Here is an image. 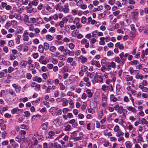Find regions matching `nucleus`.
<instances>
[{
  "mask_svg": "<svg viewBox=\"0 0 148 148\" xmlns=\"http://www.w3.org/2000/svg\"><path fill=\"white\" fill-rule=\"evenodd\" d=\"M114 108L115 110L117 111L119 114H121L122 113L123 119L126 118L127 111L126 109H124L122 106H119L118 103H116L115 104Z\"/></svg>",
  "mask_w": 148,
  "mask_h": 148,
  "instance_id": "f257e3e1",
  "label": "nucleus"
},
{
  "mask_svg": "<svg viewBox=\"0 0 148 148\" xmlns=\"http://www.w3.org/2000/svg\"><path fill=\"white\" fill-rule=\"evenodd\" d=\"M69 5L68 3H65L64 6L62 5L60 6L59 10L60 12H62L65 14L68 13L69 12Z\"/></svg>",
  "mask_w": 148,
  "mask_h": 148,
  "instance_id": "f03ea898",
  "label": "nucleus"
},
{
  "mask_svg": "<svg viewBox=\"0 0 148 148\" xmlns=\"http://www.w3.org/2000/svg\"><path fill=\"white\" fill-rule=\"evenodd\" d=\"M52 9L51 7L48 4H46V6H44L42 10L41 11V13L43 15L48 14L51 11Z\"/></svg>",
  "mask_w": 148,
  "mask_h": 148,
  "instance_id": "7ed1b4c3",
  "label": "nucleus"
},
{
  "mask_svg": "<svg viewBox=\"0 0 148 148\" xmlns=\"http://www.w3.org/2000/svg\"><path fill=\"white\" fill-rule=\"evenodd\" d=\"M138 9H134L131 13V15L133 20L135 21L138 19Z\"/></svg>",
  "mask_w": 148,
  "mask_h": 148,
  "instance_id": "20e7f679",
  "label": "nucleus"
},
{
  "mask_svg": "<svg viewBox=\"0 0 148 148\" xmlns=\"http://www.w3.org/2000/svg\"><path fill=\"white\" fill-rule=\"evenodd\" d=\"M103 81V79L101 76L95 75L94 77V79L92 80V83L93 84H95L98 81L100 82H102Z\"/></svg>",
  "mask_w": 148,
  "mask_h": 148,
  "instance_id": "39448f33",
  "label": "nucleus"
},
{
  "mask_svg": "<svg viewBox=\"0 0 148 148\" xmlns=\"http://www.w3.org/2000/svg\"><path fill=\"white\" fill-rule=\"evenodd\" d=\"M36 19L34 18H31L29 21H27L25 22V24L28 26L33 25L34 23L36 22Z\"/></svg>",
  "mask_w": 148,
  "mask_h": 148,
  "instance_id": "423d86ee",
  "label": "nucleus"
},
{
  "mask_svg": "<svg viewBox=\"0 0 148 148\" xmlns=\"http://www.w3.org/2000/svg\"><path fill=\"white\" fill-rule=\"evenodd\" d=\"M105 66L108 67L107 69L108 71L111 69V67L113 69H114L116 67L115 64L113 61H112L111 62H107Z\"/></svg>",
  "mask_w": 148,
  "mask_h": 148,
  "instance_id": "0eeeda50",
  "label": "nucleus"
},
{
  "mask_svg": "<svg viewBox=\"0 0 148 148\" xmlns=\"http://www.w3.org/2000/svg\"><path fill=\"white\" fill-rule=\"evenodd\" d=\"M12 86L14 88L15 92L16 93H19L20 92L21 90V86L16 84H12Z\"/></svg>",
  "mask_w": 148,
  "mask_h": 148,
  "instance_id": "6e6552de",
  "label": "nucleus"
},
{
  "mask_svg": "<svg viewBox=\"0 0 148 148\" xmlns=\"http://www.w3.org/2000/svg\"><path fill=\"white\" fill-rule=\"evenodd\" d=\"M23 112L22 109H19L18 107H16L12 109L11 110V113L12 114H19L22 113Z\"/></svg>",
  "mask_w": 148,
  "mask_h": 148,
  "instance_id": "1a4fd4ad",
  "label": "nucleus"
},
{
  "mask_svg": "<svg viewBox=\"0 0 148 148\" xmlns=\"http://www.w3.org/2000/svg\"><path fill=\"white\" fill-rule=\"evenodd\" d=\"M82 132H77L75 131L71 134V138L74 141V139L78 135H81Z\"/></svg>",
  "mask_w": 148,
  "mask_h": 148,
  "instance_id": "9d476101",
  "label": "nucleus"
},
{
  "mask_svg": "<svg viewBox=\"0 0 148 148\" xmlns=\"http://www.w3.org/2000/svg\"><path fill=\"white\" fill-rule=\"evenodd\" d=\"M64 130L66 132H69L71 130L72 127L71 125L69 124L68 123H65L63 125Z\"/></svg>",
  "mask_w": 148,
  "mask_h": 148,
  "instance_id": "9b49d317",
  "label": "nucleus"
},
{
  "mask_svg": "<svg viewBox=\"0 0 148 148\" xmlns=\"http://www.w3.org/2000/svg\"><path fill=\"white\" fill-rule=\"evenodd\" d=\"M31 86L32 87H36L34 89L36 91H39L40 89V86L35 82H32L31 83Z\"/></svg>",
  "mask_w": 148,
  "mask_h": 148,
  "instance_id": "f8f14e48",
  "label": "nucleus"
},
{
  "mask_svg": "<svg viewBox=\"0 0 148 148\" xmlns=\"http://www.w3.org/2000/svg\"><path fill=\"white\" fill-rule=\"evenodd\" d=\"M28 32L25 31L23 33L22 36L23 37V41H27L29 39V38L28 36Z\"/></svg>",
  "mask_w": 148,
  "mask_h": 148,
  "instance_id": "ddd939ff",
  "label": "nucleus"
},
{
  "mask_svg": "<svg viewBox=\"0 0 148 148\" xmlns=\"http://www.w3.org/2000/svg\"><path fill=\"white\" fill-rule=\"evenodd\" d=\"M125 107L129 111H131L134 114L137 112V110L132 106H127Z\"/></svg>",
  "mask_w": 148,
  "mask_h": 148,
  "instance_id": "4468645a",
  "label": "nucleus"
},
{
  "mask_svg": "<svg viewBox=\"0 0 148 148\" xmlns=\"http://www.w3.org/2000/svg\"><path fill=\"white\" fill-rule=\"evenodd\" d=\"M0 64L1 65H3L6 66H8L11 65V63L9 61H6L4 59H3L1 62H0Z\"/></svg>",
  "mask_w": 148,
  "mask_h": 148,
  "instance_id": "2eb2a0df",
  "label": "nucleus"
},
{
  "mask_svg": "<svg viewBox=\"0 0 148 148\" xmlns=\"http://www.w3.org/2000/svg\"><path fill=\"white\" fill-rule=\"evenodd\" d=\"M38 1L37 0H33L29 2L28 5L29 7H32V5L36 6L38 5Z\"/></svg>",
  "mask_w": 148,
  "mask_h": 148,
  "instance_id": "dca6fc26",
  "label": "nucleus"
},
{
  "mask_svg": "<svg viewBox=\"0 0 148 148\" xmlns=\"http://www.w3.org/2000/svg\"><path fill=\"white\" fill-rule=\"evenodd\" d=\"M85 92L87 94V96H88V98H90L92 97L93 94L91 92L90 90L88 89H86Z\"/></svg>",
  "mask_w": 148,
  "mask_h": 148,
  "instance_id": "f3484780",
  "label": "nucleus"
},
{
  "mask_svg": "<svg viewBox=\"0 0 148 148\" xmlns=\"http://www.w3.org/2000/svg\"><path fill=\"white\" fill-rule=\"evenodd\" d=\"M120 58L121 60V64L123 65L125 62L126 61L125 58V59L123 56V52H122L119 55Z\"/></svg>",
  "mask_w": 148,
  "mask_h": 148,
  "instance_id": "a211bd4d",
  "label": "nucleus"
},
{
  "mask_svg": "<svg viewBox=\"0 0 148 148\" xmlns=\"http://www.w3.org/2000/svg\"><path fill=\"white\" fill-rule=\"evenodd\" d=\"M78 59L79 60H81L82 63H84L87 60V59L84 56L82 55L80 56L78 58Z\"/></svg>",
  "mask_w": 148,
  "mask_h": 148,
  "instance_id": "6ab92c4d",
  "label": "nucleus"
},
{
  "mask_svg": "<svg viewBox=\"0 0 148 148\" xmlns=\"http://www.w3.org/2000/svg\"><path fill=\"white\" fill-rule=\"evenodd\" d=\"M91 64L92 65H95L97 67H100L101 66L99 62L98 61L93 60L91 62Z\"/></svg>",
  "mask_w": 148,
  "mask_h": 148,
  "instance_id": "aec40b11",
  "label": "nucleus"
},
{
  "mask_svg": "<svg viewBox=\"0 0 148 148\" xmlns=\"http://www.w3.org/2000/svg\"><path fill=\"white\" fill-rule=\"evenodd\" d=\"M61 101L62 102V105L63 106H67L68 105V101L65 98H62L61 99Z\"/></svg>",
  "mask_w": 148,
  "mask_h": 148,
  "instance_id": "412c9836",
  "label": "nucleus"
},
{
  "mask_svg": "<svg viewBox=\"0 0 148 148\" xmlns=\"http://www.w3.org/2000/svg\"><path fill=\"white\" fill-rule=\"evenodd\" d=\"M103 115V110L102 109H100L98 111V118L99 120H100Z\"/></svg>",
  "mask_w": 148,
  "mask_h": 148,
  "instance_id": "4be33fe9",
  "label": "nucleus"
},
{
  "mask_svg": "<svg viewBox=\"0 0 148 148\" xmlns=\"http://www.w3.org/2000/svg\"><path fill=\"white\" fill-rule=\"evenodd\" d=\"M19 64L25 68L27 65V62L23 60H22L19 62Z\"/></svg>",
  "mask_w": 148,
  "mask_h": 148,
  "instance_id": "5701e85b",
  "label": "nucleus"
},
{
  "mask_svg": "<svg viewBox=\"0 0 148 148\" xmlns=\"http://www.w3.org/2000/svg\"><path fill=\"white\" fill-rule=\"evenodd\" d=\"M110 100L111 101L114 102H116L118 100V99L115 97V96L113 94H111L110 96Z\"/></svg>",
  "mask_w": 148,
  "mask_h": 148,
  "instance_id": "b1692460",
  "label": "nucleus"
},
{
  "mask_svg": "<svg viewBox=\"0 0 148 148\" xmlns=\"http://www.w3.org/2000/svg\"><path fill=\"white\" fill-rule=\"evenodd\" d=\"M33 80L34 81L37 82L38 83H40L42 81V78L38 76H36L33 78Z\"/></svg>",
  "mask_w": 148,
  "mask_h": 148,
  "instance_id": "393cba45",
  "label": "nucleus"
},
{
  "mask_svg": "<svg viewBox=\"0 0 148 148\" xmlns=\"http://www.w3.org/2000/svg\"><path fill=\"white\" fill-rule=\"evenodd\" d=\"M109 86L104 84L102 85L101 89L103 91L106 93L108 92Z\"/></svg>",
  "mask_w": 148,
  "mask_h": 148,
  "instance_id": "a878e982",
  "label": "nucleus"
},
{
  "mask_svg": "<svg viewBox=\"0 0 148 148\" xmlns=\"http://www.w3.org/2000/svg\"><path fill=\"white\" fill-rule=\"evenodd\" d=\"M8 92L9 94L13 97L16 96V92L12 89H9L8 91Z\"/></svg>",
  "mask_w": 148,
  "mask_h": 148,
  "instance_id": "bb28decb",
  "label": "nucleus"
},
{
  "mask_svg": "<svg viewBox=\"0 0 148 148\" xmlns=\"http://www.w3.org/2000/svg\"><path fill=\"white\" fill-rule=\"evenodd\" d=\"M48 125V122H45L41 125L42 129L43 130H46L47 128Z\"/></svg>",
  "mask_w": 148,
  "mask_h": 148,
  "instance_id": "cd10ccee",
  "label": "nucleus"
},
{
  "mask_svg": "<svg viewBox=\"0 0 148 148\" xmlns=\"http://www.w3.org/2000/svg\"><path fill=\"white\" fill-rule=\"evenodd\" d=\"M115 46L116 47H118L120 49H123L124 46L123 44H121L120 42H118L115 44Z\"/></svg>",
  "mask_w": 148,
  "mask_h": 148,
  "instance_id": "c85d7f7f",
  "label": "nucleus"
},
{
  "mask_svg": "<svg viewBox=\"0 0 148 148\" xmlns=\"http://www.w3.org/2000/svg\"><path fill=\"white\" fill-rule=\"evenodd\" d=\"M55 135V133L52 131H49L48 132V137L49 138L52 139L53 138V136Z\"/></svg>",
  "mask_w": 148,
  "mask_h": 148,
  "instance_id": "c756f323",
  "label": "nucleus"
},
{
  "mask_svg": "<svg viewBox=\"0 0 148 148\" xmlns=\"http://www.w3.org/2000/svg\"><path fill=\"white\" fill-rule=\"evenodd\" d=\"M125 79L126 81H132L133 79V77L131 75H127L125 76Z\"/></svg>",
  "mask_w": 148,
  "mask_h": 148,
  "instance_id": "7c9ffc66",
  "label": "nucleus"
},
{
  "mask_svg": "<svg viewBox=\"0 0 148 148\" xmlns=\"http://www.w3.org/2000/svg\"><path fill=\"white\" fill-rule=\"evenodd\" d=\"M59 89L60 90H66V88L62 83H60L59 84Z\"/></svg>",
  "mask_w": 148,
  "mask_h": 148,
  "instance_id": "2f4dec72",
  "label": "nucleus"
},
{
  "mask_svg": "<svg viewBox=\"0 0 148 148\" xmlns=\"http://www.w3.org/2000/svg\"><path fill=\"white\" fill-rule=\"evenodd\" d=\"M125 145L126 148H131L132 146V143L129 141H127L125 143Z\"/></svg>",
  "mask_w": 148,
  "mask_h": 148,
  "instance_id": "473e14b6",
  "label": "nucleus"
},
{
  "mask_svg": "<svg viewBox=\"0 0 148 148\" xmlns=\"http://www.w3.org/2000/svg\"><path fill=\"white\" fill-rule=\"evenodd\" d=\"M129 64L132 65H137L139 64L138 61L137 60H134L131 61L129 62Z\"/></svg>",
  "mask_w": 148,
  "mask_h": 148,
  "instance_id": "72a5a7b5",
  "label": "nucleus"
},
{
  "mask_svg": "<svg viewBox=\"0 0 148 148\" xmlns=\"http://www.w3.org/2000/svg\"><path fill=\"white\" fill-rule=\"evenodd\" d=\"M69 107L71 108H73L74 106L73 101L70 98H69Z\"/></svg>",
  "mask_w": 148,
  "mask_h": 148,
  "instance_id": "f704fd0d",
  "label": "nucleus"
},
{
  "mask_svg": "<svg viewBox=\"0 0 148 148\" xmlns=\"http://www.w3.org/2000/svg\"><path fill=\"white\" fill-rule=\"evenodd\" d=\"M21 36L19 35H18L16 36L15 38V41L16 44H19L20 42V39Z\"/></svg>",
  "mask_w": 148,
  "mask_h": 148,
  "instance_id": "c9c22d12",
  "label": "nucleus"
},
{
  "mask_svg": "<svg viewBox=\"0 0 148 148\" xmlns=\"http://www.w3.org/2000/svg\"><path fill=\"white\" fill-rule=\"evenodd\" d=\"M103 8V7L102 5H100L97 6V8H94V9L93 10V11L94 12H95L97 11H101Z\"/></svg>",
  "mask_w": 148,
  "mask_h": 148,
  "instance_id": "e433bc0d",
  "label": "nucleus"
},
{
  "mask_svg": "<svg viewBox=\"0 0 148 148\" xmlns=\"http://www.w3.org/2000/svg\"><path fill=\"white\" fill-rule=\"evenodd\" d=\"M67 17L68 18V21L70 23H71L73 22V18L72 16L70 15H68Z\"/></svg>",
  "mask_w": 148,
  "mask_h": 148,
  "instance_id": "4c0bfd02",
  "label": "nucleus"
},
{
  "mask_svg": "<svg viewBox=\"0 0 148 148\" xmlns=\"http://www.w3.org/2000/svg\"><path fill=\"white\" fill-rule=\"evenodd\" d=\"M86 74L87 77H88L90 78H92L94 76V73H90L87 71Z\"/></svg>",
  "mask_w": 148,
  "mask_h": 148,
  "instance_id": "58836bf2",
  "label": "nucleus"
},
{
  "mask_svg": "<svg viewBox=\"0 0 148 148\" xmlns=\"http://www.w3.org/2000/svg\"><path fill=\"white\" fill-rule=\"evenodd\" d=\"M54 80L53 79L49 78L46 81V83L47 85H51L53 84Z\"/></svg>",
  "mask_w": 148,
  "mask_h": 148,
  "instance_id": "ea45409f",
  "label": "nucleus"
},
{
  "mask_svg": "<svg viewBox=\"0 0 148 148\" xmlns=\"http://www.w3.org/2000/svg\"><path fill=\"white\" fill-rule=\"evenodd\" d=\"M38 50L39 52L40 53H42L44 51V48L43 45H39L38 47Z\"/></svg>",
  "mask_w": 148,
  "mask_h": 148,
  "instance_id": "a19ab883",
  "label": "nucleus"
},
{
  "mask_svg": "<svg viewBox=\"0 0 148 148\" xmlns=\"http://www.w3.org/2000/svg\"><path fill=\"white\" fill-rule=\"evenodd\" d=\"M136 79H140V80H143L144 78V76L142 74H136L135 77Z\"/></svg>",
  "mask_w": 148,
  "mask_h": 148,
  "instance_id": "79ce46f5",
  "label": "nucleus"
},
{
  "mask_svg": "<svg viewBox=\"0 0 148 148\" xmlns=\"http://www.w3.org/2000/svg\"><path fill=\"white\" fill-rule=\"evenodd\" d=\"M115 61L117 63H119L120 66H123V65L121 64V60L120 57L119 56H117L115 58Z\"/></svg>",
  "mask_w": 148,
  "mask_h": 148,
  "instance_id": "37998d69",
  "label": "nucleus"
},
{
  "mask_svg": "<svg viewBox=\"0 0 148 148\" xmlns=\"http://www.w3.org/2000/svg\"><path fill=\"white\" fill-rule=\"evenodd\" d=\"M49 112L53 116L55 115L56 114V110L54 108H50L49 110Z\"/></svg>",
  "mask_w": 148,
  "mask_h": 148,
  "instance_id": "c03bdc74",
  "label": "nucleus"
},
{
  "mask_svg": "<svg viewBox=\"0 0 148 148\" xmlns=\"http://www.w3.org/2000/svg\"><path fill=\"white\" fill-rule=\"evenodd\" d=\"M43 47L45 50L46 51L48 49L49 47V44L46 42H45L43 44Z\"/></svg>",
  "mask_w": 148,
  "mask_h": 148,
  "instance_id": "a18cd8bd",
  "label": "nucleus"
},
{
  "mask_svg": "<svg viewBox=\"0 0 148 148\" xmlns=\"http://www.w3.org/2000/svg\"><path fill=\"white\" fill-rule=\"evenodd\" d=\"M83 133L81 135H78L76 138L74 139V141H77L80 140H81L82 139V138L83 136Z\"/></svg>",
  "mask_w": 148,
  "mask_h": 148,
  "instance_id": "49530a36",
  "label": "nucleus"
},
{
  "mask_svg": "<svg viewBox=\"0 0 148 148\" xmlns=\"http://www.w3.org/2000/svg\"><path fill=\"white\" fill-rule=\"evenodd\" d=\"M6 19V16L3 15L1 16L0 15V20L1 22H3Z\"/></svg>",
  "mask_w": 148,
  "mask_h": 148,
  "instance_id": "de8ad7c7",
  "label": "nucleus"
},
{
  "mask_svg": "<svg viewBox=\"0 0 148 148\" xmlns=\"http://www.w3.org/2000/svg\"><path fill=\"white\" fill-rule=\"evenodd\" d=\"M79 21L80 19L78 17H76L73 19V23L74 24H77L79 23Z\"/></svg>",
  "mask_w": 148,
  "mask_h": 148,
  "instance_id": "09e8293b",
  "label": "nucleus"
},
{
  "mask_svg": "<svg viewBox=\"0 0 148 148\" xmlns=\"http://www.w3.org/2000/svg\"><path fill=\"white\" fill-rule=\"evenodd\" d=\"M139 72L140 71L138 70H134L130 73L131 75H136V74H139Z\"/></svg>",
  "mask_w": 148,
  "mask_h": 148,
  "instance_id": "8fccbe9b",
  "label": "nucleus"
},
{
  "mask_svg": "<svg viewBox=\"0 0 148 148\" xmlns=\"http://www.w3.org/2000/svg\"><path fill=\"white\" fill-rule=\"evenodd\" d=\"M8 46L10 47H12L14 46V43L13 40H11L8 41Z\"/></svg>",
  "mask_w": 148,
  "mask_h": 148,
  "instance_id": "3c124183",
  "label": "nucleus"
},
{
  "mask_svg": "<svg viewBox=\"0 0 148 148\" xmlns=\"http://www.w3.org/2000/svg\"><path fill=\"white\" fill-rule=\"evenodd\" d=\"M88 69L87 66L85 65H83L81 67V70L84 72L87 70Z\"/></svg>",
  "mask_w": 148,
  "mask_h": 148,
  "instance_id": "603ef678",
  "label": "nucleus"
},
{
  "mask_svg": "<svg viewBox=\"0 0 148 148\" xmlns=\"http://www.w3.org/2000/svg\"><path fill=\"white\" fill-rule=\"evenodd\" d=\"M59 59L63 61H65L66 60V58L64 55H60L58 57Z\"/></svg>",
  "mask_w": 148,
  "mask_h": 148,
  "instance_id": "864d4df0",
  "label": "nucleus"
},
{
  "mask_svg": "<svg viewBox=\"0 0 148 148\" xmlns=\"http://www.w3.org/2000/svg\"><path fill=\"white\" fill-rule=\"evenodd\" d=\"M136 129L135 128L133 129V130H132V131L131 132V136L132 137H133L134 136H135L136 135Z\"/></svg>",
  "mask_w": 148,
  "mask_h": 148,
  "instance_id": "5fc2aeb1",
  "label": "nucleus"
},
{
  "mask_svg": "<svg viewBox=\"0 0 148 148\" xmlns=\"http://www.w3.org/2000/svg\"><path fill=\"white\" fill-rule=\"evenodd\" d=\"M46 37L47 39L49 41H51L53 38V36L49 34L47 35Z\"/></svg>",
  "mask_w": 148,
  "mask_h": 148,
  "instance_id": "6e6d98bb",
  "label": "nucleus"
},
{
  "mask_svg": "<svg viewBox=\"0 0 148 148\" xmlns=\"http://www.w3.org/2000/svg\"><path fill=\"white\" fill-rule=\"evenodd\" d=\"M14 70V69L12 66H10L8 69V73H10Z\"/></svg>",
  "mask_w": 148,
  "mask_h": 148,
  "instance_id": "4d7b16f0",
  "label": "nucleus"
},
{
  "mask_svg": "<svg viewBox=\"0 0 148 148\" xmlns=\"http://www.w3.org/2000/svg\"><path fill=\"white\" fill-rule=\"evenodd\" d=\"M52 89L51 86H47L46 88L45 89L47 93H49L50 92V90Z\"/></svg>",
  "mask_w": 148,
  "mask_h": 148,
  "instance_id": "13d9d810",
  "label": "nucleus"
},
{
  "mask_svg": "<svg viewBox=\"0 0 148 148\" xmlns=\"http://www.w3.org/2000/svg\"><path fill=\"white\" fill-rule=\"evenodd\" d=\"M124 134V133L121 130H120L117 132L116 134V136L117 137H119L120 136H123Z\"/></svg>",
  "mask_w": 148,
  "mask_h": 148,
  "instance_id": "bf43d9fd",
  "label": "nucleus"
},
{
  "mask_svg": "<svg viewBox=\"0 0 148 148\" xmlns=\"http://www.w3.org/2000/svg\"><path fill=\"white\" fill-rule=\"evenodd\" d=\"M40 101V99L39 98H38L35 101H33L32 103L33 105H35V103H39Z\"/></svg>",
  "mask_w": 148,
  "mask_h": 148,
  "instance_id": "052dcab7",
  "label": "nucleus"
},
{
  "mask_svg": "<svg viewBox=\"0 0 148 148\" xmlns=\"http://www.w3.org/2000/svg\"><path fill=\"white\" fill-rule=\"evenodd\" d=\"M86 18L84 16L82 17L81 21V22L83 24H85L86 23Z\"/></svg>",
  "mask_w": 148,
  "mask_h": 148,
  "instance_id": "680f3d73",
  "label": "nucleus"
},
{
  "mask_svg": "<svg viewBox=\"0 0 148 148\" xmlns=\"http://www.w3.org/2000/svg\"><path fill=\"white\" fill-rule=\"evenodd\" d=\"M7 3L5 2H1V6L3 9L5 8L6 9V8L8 6Z\"/></svg>",
  "mask_w": 148,
  "mask_h": 148,
  "instance_id": "e2e57ef3",
  "label": "nucleus"
},
{
  "mask_svg": "<svg viewBox=\"0 0 148 148\" xmlns=\"http://www.w3.org/2000/svg\"><path fill=\"white\" fill-rule=\"evenodd\" d=\"M47 58H45L44 60H42V61L40 62V63L43 64H46L48 62V61H47Z\"/></svg>",
  "mask_w": 148,
  "mask_h": 148,
  "instance_id": "0e129e2a",
  "label": "nucleus"
},
{
  "mask_svg": "<svg viewBox=\"0 0 148 148\" xmlns=\"http://www.w3.org/2000/svg\"><path fill=\"white\" fill-rule=\"evenodd\" d=\"M31 7L27 8V13H31L33 12L34 9H32Z\"/></svg>",
  "mask_w": 148,
  "mask_h": 148,
  "instance_id": "69168bd1",
  "label": "nucleus"
},
{
  "mask_svg": "<svg viewBox=\"0 0 148 148\" xmlns=\"http://www.w3.org/2000/svg\"><path fill=\"white\" fill-rule=\"evenodd\" d=\"M75 47V45L72 43H70L69 44V47L71 50L73 49Z\"/></svg>",
  "mask_w": 148,
  "mask_h": 148,
  "instance_id": "338daca9",
  "label": "nucleus"
},
{
  "mask_svg": "<svg viewBox=\"0 0 148 148\" xmlns=\"http://www.w3.org/2000/svg\"><path fill=\"white\" fill-rule=\"evenodd\" d=\"M35 67L33 64H31L28 68V70L31 71L33 70L34 68Z\"/></svg>",
  "mask_w": 148,
  "mask_h": 148,
  "instance_id": "774afa93",
  "label": "nucleus"
}]
</instances>
